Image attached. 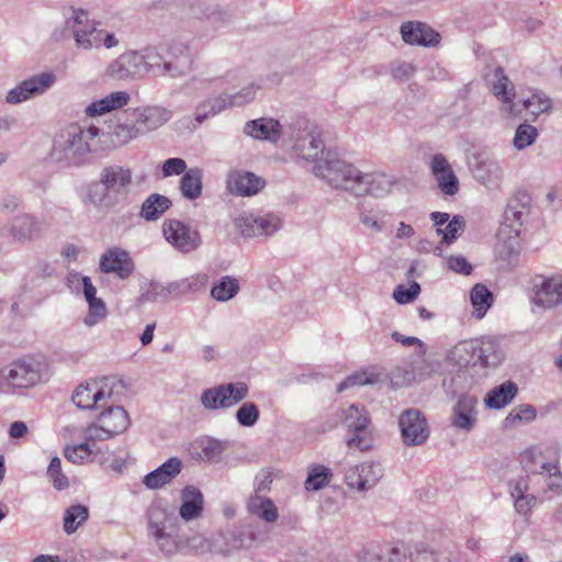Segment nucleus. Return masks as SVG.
I'll return each mask as SVG.
<instances>
[{"mask_svg": "<svg viewBox=\"0 0 562 562\" xmlns=\"http://www.w3.org/2000/svg\"><path fill=\"white\" fill-rule=\"evenodd\" d=\"M100 128L95 125L71 124L61 130L53 140L50 160L65 168L80 167L88 161L89 155L97 151L95 139Z\"/></svg>", "mask_w": 562, "mask_h": 562, "instance_id": "nucleus-1", "label": "nucleus"}, {"mask_svg": "<svg viewBox=\"0 0 562 562\" xmlns=\"http://www.w3.org/2000/svg\"><path fill=\"white\" fill-rule=\"evenodd\" d=\"M313 171L333 188L350 191L356 195L358 190H361L362 171L352 164L339 159L336 151L328 150L326 157L314 165Z\"/></svg>", "mask_w": 562, "mask_h": 562, "instance_id": "nucleus-2", "label": "nucleus"}, {"mask_svg": "<svg viewBox=\"0 0 562 562\" xmlns=\"http://www.w3.org/2000/svg\"><path fill=\"white\" fill-rule=\"evenodd\" d=\"M99 176L102 184L106 187L117 204L130 200L134 186L139 187L147 181L146 175L134 178L130 166L119 164L103 167Z\"/></svg>", "mask_w": 562, "mask_h": 562, "instance_id": "nucleus-3", "label": "nucleus"}, {"mask_svg": "<svg viewBox=\"0 0 562 562\" xmlns=\"http://www.w3.org/2000/svg\"><path fill=\"white\" fill-rule=\"evenodd\" d=\"M257 89L258 87L251 83L236 93H222L217 97L204 99L194 109L195 122L202 124L226 109L248 104L255 99Z\"/></svg>", "mask_w": 562, "mask_h": 562, "instance_id": "nucleus-4", "label": "nucleus"}, {"mask_svg": "<svg viewBox=\"0 0 562 562\" xmlns=\"http://www.w3.org/2000/svg\"><path fill=\"white\" fill-rule=\"evenodd\" d=\"M248 394L249 387L245 382L223 383L202 391L200 404L206 411L226 409L243 402Z\"/></svg>", "mask_w": 562, "mask_h": 562, "instance_id": "nucleus-5", "label": "nucleus"}, {"mask_svg": "<svg viewBox=\"0 0 562 562\" xmlns=\"http://www.w3.org/2000/svg\"><path fill=\"white\" fill-rule=\"evenodd\" d=\"M99 23L90 20L83 9H72V15L66 21L71 30L76 46L80 49L99 48L102 45L104 30L98 29Z\"/></svg>", "mask_w": 562, "mask_h": 562, "instance_id": "nucleus-6", "label": "nucleus"}, {"mask_svg": "<svg viewBox=\"0 0 562 562\" xmlns=\"http://www.w3.org/2000/svg\"><path fill=\"white\" fill-rule=\"evenodd\" d=\"M342 423L353 435L347 439L349 448H357L360 451H367L372 446V440L368 436L367 429L370 425V417L362 405L351 404L342 411Z\"/></svg>", "mask_w": 562, "mask_h": 562, "instance_id": "nucleus-7", "label": "nucleus"}, {"mask_svg": "<svg viewBox=\"0 0 562 562\" xmlns=\"http://www.w3.org/2000/svg\"><path fill=\"white\" fill-rule=\"evenodd\" d=\"M531 303L544 311L562 307V272L539 276L531 288Z\"/></svg>", "mask_w": 562, "mask_h": 562, "instance_id": "nucleus-8", "label": "nucleus"}, {"mask_svg": "<svg viewBox=\"0 0 562 562\" xmlns=\"http://www.w3.org/2000/svg\"><path fill=\"white\" fill-rule=\"evenodd\" d=\"M162 235L173 248L182 254L192 252L202 244L199 231L189 223L177 218H169L162 223Z\"/></svg>", "mask_w": 562, "mask_h": 562, "instance_id": "nucleus-9", "label": "nucleus"}, {"mask_svg": "<svg viewBox=\"0 0 562 562\" xmlns=\"http://www.w3.org/2000/svg\"><path fill=\"white\" fill-rule=\"evenodd\" d=\"M398 426L402 440L408 447L420 446L429 438L427 419L418 409L404 411L398 418Z\"/></svg>", "mask_w": 562, "mask_h": 562, "instance_id": "nucleus-10", "label": "nucleus"}, {"mask_svg": "<svg viewBox=\"0 0 562 562\" xmlns=\"http://www.w3.org/2000/svg\"><path fill=\"white\" fill-rule=\"evenodd\" d=\"M493 94L502 103L501 112L508 117H517L521 114V106L515 103V86L502 67H496L490 79Z\"/></svg>", "mask_w": 562, "mask_h": 562, "instance_id": "nucleus-11", "label": "nucleus"}, {"mask_svg": "<svg viewBox=\"0 0 562 562\" xmlns=\"http://www.w3.org/2000/svg\"><path fill=\"white\" fill-rule=\"evenodd\" d=\"M40 364L24 359L13 361L1 369V378L9 386L26 389L37 384L41 379Z\"/></svg>", "mask_w": 562, "mask_h": 562, "instance_id": "nucleus-12", "label": "nucleus"}, {"mask_svg": "<svg viewBox=\"0 0 562 562\" xmlns=\"http://www.w3.org/2000/svg\"><path fill=\"white\" fill-rule=\"evenodd\" d=\"M537 449H528L525 451L522 456V462L525 463V468L532 472L538 480H542L546 484L547 488L543 490V494L546 495L548 492H552L554 494L562 493V474L560 469L555 463L551 462H541L539 469L533 461L536 458Z\"/></svg>", "mask_w": 562, "mask_h": 562, "instance_id": "nucleus-13", "label": "nucleus"}, {"mask_svg": "<svg viewBox=\"0 0 562 562\" xmlns=\"http://www.w3.org/2000/svg\"><path fill=\"white\" fill-rule=\"evenodd\" d=\"M56 77L53 72H42L23 80L20 85L11 89L5 98L10 104H18L36 95L43 94L55 82Z\"/></svg>", "mask_w": 562, "mask_h": 562, "instance_id": "nucleus-14", "label": "nucleus"}, {"mask_svg": "<svg viewBox=\"0 0 562 562\" xmlns=\"http://www.w3.org/2000/svg\"><path fill=\"white\" fill-rule=\"evenodd\" d=\"M112 392L98 381H89L77 386L72 394L74 404L80 409L103 408L111 400Z\"/></svg>", "mask_w": 562, "mask_h": 562, "instance_id": "nucleus-15", "label": "nucleus"}, {"mask_svg": "<svg viewBox=\"0 0 562 562\" xmlns=\"http://www.w3.org/2000/svg\"><path fill=\"white\" fill-rule=\"evenodd\" d=\"M109 128L110 131L106 133L100 131V136L104 137L112 148L125 146L140 136L139 130L128 110L117 117Z\"/></svg>", "mask_w": 562, "mask_h": 562, "instance_id": "nucleus-16", "label": "nucleus"}, {"mask_svg": "<svg viewBox=\"0 0 562 562\" xmlns=\"http://www.w3.org/2000/svg\"><path fill=\"white\" fill-rule=\"evenodd\" d=\"M531 195L527 190H517L508 200L504 212L505 223L516 233L528 221L531 211Z\"/></svg>", "mask_w": 562, "mask_h": 562, "instance_id": "nucleus-17", "label": "nucleus"}, {"mask_svg": "<svg viewBox=\"0 0 562 562\" xmlns=\"http://www.w3.org/2000/svg\"><path fill=\"white\" fill-rule=\"evenodd\" d=\"M99 267L102 272L113 273L121 280L128 279L135 269L130 254L119 247L110 248L102 254Z\"/></svg>", "mask_w": 562, "mask_h": 562, "instance_id": "nucleus-18", "label": "nucleus"}, {"mask_svg": "<svg viewBox=\"0 0 562 562\" xmlns=\"http://www.w3.org/2000/svg\"><path fill=\"white\" fill-rule=\"evenodd\" d=\"M108 74L116 80L127 78H138L146 74V67L143 65V56L137 52H126L113 60Z\"/></svg>", "mask_w": 562, "mask_h": 562, "instance_id": "nucleus-19", "label": "nucleus"}, {"mask_svg": "<svg viewBox=\"0 0 562 562\" xmlns=\"http://www.w3.org/2000/svg\"><path fill=\"white\" fill-rule=\"evenodd\" d=\"M263 178L250 171L235 170L228 173L226 179L227 190L235 195L251 196L263 189Z\"/></svg>", "mask_w": 562, "mask_h": 562, "instance_id": "nucleus-20", "label": "nucleus"}, {"mask_svg": "<svg viewBox=\"0 0 562 562\" xmlns=\"http://www.w3.org/2000/svg\"><path fill=\"white\" fill-rule=\"evenodd\" d=\"M192 68L189 48L182 44L170 45L165 53V76L180 78L187 76Z\"/></svg>", "mask_w": 562, "mask_h": 562, "instance_id": "nucleus-21", "label": "nucleus"}, {"mask_svg": "<svg viewBox=\"0 0 562 562\" xmlns=\"http://www.w3.org/2000/svg\"><path fill=\"white\" fill-rule=\"evenodd\" d=\"M128 112L138 127L140 136L157 130L170 120V112L161 106L136 108L130 109Z\"/></svg>", "mask_w": 562, "mask_h": 562, "instance_id": "nucleus-22", "label": "nucleus"}, {"mask_svg": "<svg viewBox=\"0 0 562 562\" xmlns=\"http://www.w3.org/2000/svg\"><path fill=\"white\" fill-rule=\"evenodd\" d=\"M401 35L405 43L425 47L436 46L440 35L423 22L408 21L402 24Z\"/></svg>", "mask_w": 562, "mask_h": 562, "instance_id": "nucleus-23", "label": "nucleus"}, {"mask_svg": "<svg viewBox=\"0 0 562 562\" xmlns=\"http://www.w3.org/2000/svg\"><path fill=\"white\" fill-rule=\"evenodd\" d=\"M477 400L473 395L462 394L459 396L451 416V425L463 431H471L476 420Z\"/></svg>", "mask_w": 562, "mask_h": 562, "instance_id": "nucleus-24", "label": "nucleus"}, {"mask_svg": "<svg viewBox=\"0 0 562 562\" xmlns=\"http://www.w3.org/2000/svg\"><path fill=\"white\" fill-rule=\"evenodd\" d=\"M44 221L29 213L14 216L10 224V235L18 241H31L41 236Z\"/></svg>", "mask_w": 562, "mask_h": 562, "instance_id": "nucleus-25", "label": "nucleus"}, {"mask_svg": "<svg viewBox=\"0 0 562 562\" xmlns=\"http://www.w3.org/2000/svg\"><path fill=\"white\" fill-rule=\"evenodd\" d=\"M430 170L442 193L447 195H454L458 193L459 180L442 154H436L431 157Z\"/></svg>", "mask_w": 562, "mask_h": 562, "instance_id": "nucleus-26", "label": "nucleus"}, {"mask_svg": "<svg viewBox=\"0 0 562 562\" xmlns=\"http://www.w3.org/2000/svg\"><path fill=\"white\" fill-rule=\"evenodd\" d=\"M183 468L182 461L172 457L143 477V484L149 490H158L169 484Z\"/></svg>", "mask_w": 562, "mask_h": 562, "instance_id": "nucleus-27", "label": "nucleus"}, {"mask_svg": "<svg viewBox=\"0 0 562 562\" xmlns=\"http://www.w3.org/2000/svg\"><path fill=\"white\" fill-rule=\"evenodd\" d=\"M470 167L475 180L490 189L497 188L504 177V170L496 160L475 156L474 162L470 164Z\"/></svg>", "mask_w": 562, "mask_h": 562, "instance_id": "nucleus-28", "label": "nucleus"}, {"mask_svg": "<svg viewBox=\"0 0 562 562\" xmlns=\"http://www.w3.org/2000/svg\"><path fill=\"white\" fill-rule=\"evenodd\" d=\"M243 132L255 139L277 143L282 135L279 121L271 117H260L245 123Z\"/></svg>", "mask_w": 562, "mask_h": 562, "instance_id": "nucleus-29", "label": "nucleus"}, {"mask_svg": "<svg viewBox=\"0 0 562 562\" xmlns=\"http://www.w3.org/2000/svg\"><path fill=\"white\" fill-rule=\"evenodd\" d=\"M252 537L243 531L217 532L213 535V554L228 557L236 551L250 547Z\"/></svg>", "mask_w": 562, "mask_h": 562, "instance_id": "nucleus-30", "label": "nucleus"}, {"mask_svg": "<svg viewBox=\"0 0 562 562\" xmlns=\"http://www.w3.org/2000/svg\"><path fill=\"white\" fill-rule=\"evenodd\" d=\"M294 149L301 158L315 161V165L324 159L329 150L325 148L319 134L315 132L299 137L294 144Z\"/></svg>", "mask_w": 562, "mask_h": 562, "instance_id": "nucleus-31", "label": "nucleus"}, {"mask_svg": "<svg viewBox=\"0 0 562 562\" xmlns=\"http://www.w3.org/2000/svg\"><path fill=\"white\" fill-rule=\"evenodd\" d=\"M83 295L89 305V313L83 318L85 325L92 327L106 316L104 302L97 297V289L89 277H82Z\"/></svg>", "mask_w": 562, "mask_h": 562, "instance_id": "nucleus-32", "label": "nucleus"}, {"mask_svg": "<svg viewBox=\"0 0 562 562\" xmlns=\"http://www.w3.org/2000/svg\"><path fill=\"white\" fill-rule=\"evenodd\" d=\"M182 504L179 509V515L186 521L198 518L203 510V494L193 486L188 485L182 490Z\"/></svg>", "mask_w": 562, "mask_h": 562, "instance_id": "nucleus-33", "label": "nucleus"}, {"mask_svg": "<svg viewBox=\"0 0 562 562\" xmlns=\"http://www.w3.org/2000/svg\"><path fill=\"white\" fill-rule=\"evenodd\" d=\"M130 99V94L126 91H115L91 102L85 112L90 117L102 115L112 110L123 108L128 103Z\"/></svg>", "mask_w": 562, "mask_h": 562, "instance_id": "nucleus-34", "label": "nucleus"}, {"mask_svg": "<svg viewBox=\"0 0 562 562\" xmlns=\"http://www.w3.org/2000/svg\"><path fill=\"white\" fill-rule=\"evenodd\" d=\"M209 277L203 273L190 276L168 283L167 292L170 299H180L189 293H195L205 288Z\"/></svg>", "mask_w": 562, "mask_h": 562, "instance_id": "nucleus-35", "label": "nucleus"}, {"mask_svg": "<svg viewBox=\"0 0 562 562\" xmlns=\"http://www.w3.org/2000/svg\"><path fill=\"white\" fill-rule=\"evenodd\" d=\"M99 423L109 427V432L119 435L124 432L130 426V417L127 412L122 406L110 405L108 408L102 411L99 415Z\"/></svg>", "mask_w": 562, "mask_h": 562, "instance_id": "nucleus-36", "label": "nucleus"}, {"mask_svg": "<svg viewBox=\"0 0 562 562\" xmlns=\"http://www.w3.org/2000/svg\"><path fill=\"white\" fill-rule=\"evenodd\" d=\"M172 206L171 200L159 193H151L142 203L139 216L147 222L160 218Z\"/></svg>", "mask_w": 562, "mask_h": 562, "instance_id": "nucleus-37", "label": "nucleus"}, {"mask_svg": "<svg viewBox=\"0 0 562 562\" xmlns=\"http://www.w3.org/2000/svg\"><path fill=\"white\" fill-rule=\"evenodd\" d=\"M179 190L189 201L199 199L203 190V170L198 167L188 169L180 179Z\"/></svg>", "mask_w": 562, "mask_h": 562, "instance_id": "nucleus-38", "label": "nucleus"}, {"mask_svg": "<svg viewBox=\"0 0 562 562\" xmlns=\"http://www.w3.org/2000/svg\"><path fill=\"white\" fill-rule=\"evenodd\" d=\"M476 346L475 339L460 341L450 350L449 359L459 367L480 366Z\"/></svg>", "mask_w": 562, "mask_h": 562, "instance_id": "nucleus-39", "label": "nucleus"}, {"mask_svg": "<svg viewBox=\"0 0 562 562\" xmlns=\"http://www.w3.org/2000/svg\"><path fill=\"white\" fill-rule=\"evenodd\" d=\"M361 190L357 195L370 194L376 198L384 196L391 189L390 179L383 173H364L360 178Z\"/></svg>", "mask_w": 562, "mask_h": 562, "instance_id": "nucleus-40", "label": "nucleus"}, {"mask_svg": "<svg viewBox=\"0 0 562 562\" xmlns=\"http://www.w3.org/2000/svg\"><path fill=\"white\" fill-rule=\"evenodd\" d=\"M518 386L513 381H506L492 389L484 400L488 408L501 409L508 405L517 395Z\"/></svg>", "mask_w": 562, "mask_h": 562, "instance_id": "nucleus-41", "label": "nucleus"}, {"mask_svg": "<svg viewBox=\"0 0 562 562\" xmlns=\"http://www.w3.org/2000/svg\"><path fill=\"white\" fill-rule=\"evenodd\" d=\"M481 367H496L504 358L499 342L491 337L475 339Z\"/></svg>", "mask_w": 562, "mask_h": 562, "instance_id": "nucleus-42", "label": "nucleus"}, {"mask_svg": "<svg viewBox=\"0 0 562 562\" xmlns=\"http://www.w3.org/2000/svg\"><path fill=\"white\" fill-rule=\"evenodd\" d=\"M177 517L173 512L167 508L155 505L148 510V527L150 535L166 531L176 526Z\"/></svg>", "mask_w": 562, "mask_h": 562, "instance_id": "nucleus-43", "label": "nucleus"}, {"mask_svg": "<svg viewBox=\"0 0 562 562\" xmlns=\"http://www.w3.org/2000/svg\"><path fill=\"white\" fill-rule=\"evenodd\" d=\"M83 202L95 207H113L117 205L100 179L87 186Z\"/></svg>", "mask_w": 562, "mask_h": 562, "instance_id": "nucleus-44", "label": "nucleus"}, {"mask_svg": "<svg viewBox=\"0 0 562 562\" xmlns=\"http://www.w3.org/2000/svg\"><path fill=\"white\" fill-rule=\"evenodd\" d=\"M199 451V458L203 461L217 463L222 459V454L227 450L228 442L205 437L195 442Z\"/></svg>", "mask_w": 562, "mask_h": 562, "instance_id": "nucleus-45", "label": "nucleus"}, {"mask_svg": "<svg viewBox=\"0 0 562 562\" xmlns=\"http://www.w3.org/2000/svg\"><path fill=\"white\" fill-rule=\"evenodd\" d=\"M248 510L267 522H274L279 517L278 509L272 499L260 495L250 497Z\"/></svg>", "mask_w": 562, "mask_h": 562, "instance_id": "nucleus-46", "label": "nucleus"}, {"mask_svg": "<svg viewBox=\"0 0 562 562\" xmlns=\"http://www.w3.org/2000/svg\"><path fill=\"white\" fill-rule=\"evenodd\" d=\"M470 300L473 306V315L482 318L493 304V294L486 285L482 283L475 284L470 292Z\"/></svg>", "mask_w": 562, "mask_h": 562, "instance_id": "nucleus-47", "label": "nucleus"}, {"mask_svg": "<svg viewBox=\"0 0 562 562\" xmlns=\"http://www.w3.org/2000/svg\"><path fill=\"white\" fill-rule=\"evenodd\" d=\"M89 518L87 506L78 504L71 505L64 515V531L71 535Z\"/></svg>", "mask_w": 562, "mask_h": 562, "instance_id": "nucleus-48", "label": "nucleus"}, {"mask_svg": "<svg viewBox=\"0 0 562 562\" xmlns=\"http://www.w3.org/2000/svg\"><path fill=\"white\" fill-rule=\"evenodd\" d=\"M239 291L237 279L225 276L211 289V296L218 302H226L233 299Z\"/></svg>", "mask_w": 562, "mask_h": 562, "instance_id": "nucleus-49", "label": "nucleus"}, {"mask_svg": "<svg viewBox=\"0 0 562 562\" xmlns=\"http://www.w3.org/2000/svg\"><path fill=\"white\" fill-rule=\"evenodd\" d=\"M551 108L552 101L548 95L543 92H535L531 97L522 101L521 110H527L532 116V120H536L540 114L548 113Z\"/></svg>", "mask_w": 562, "mask_h": 562, "instance_id": "nucleus-50", "label": "nucleus"}, {"mask_svg": "<svg viewBox=\"0 0 562 562\" xmlns=\"http://www.w3.org/2000/svg\"><path fill=\"white\" fill-rule=\"evenodd\" d=\"M331 475L329 468L322 464L314 465L307 474L305 488L307 491H319L329 483Z\"/></svg>", "mask_w": 562, "mask_h": 562, "instance_id": "nucleus-51", "label": "nucleus"}, {"mask_svg": "<svg viewBox=\"0 0 562 562\" xmlns=\"http://www.w3.org/2000/svg\"><path fill=\"white\" fill-rule=\"evenodd\" d=\"M539 132L536 126L521 123L517 126L513 139V145L515 149L522 150L529 146H531L536 139L538 138Z\"/></svg>", "mask_w": 562, "mask_h": 562, "instance_id": "nucleus-52", "label": "nucleus"}, {"mask_svg": "<svg viewBox=\"0 0 562 562\" xmlns=\"http://www.w3.org/2000/svg\"><path fill=\"white\" fill-rule=\"evenodd\" d=\"M256 229H258V237H269L277 233L282 227V220L273 214H255Z\"/></svg>", "mask_w": 562, "mask_h": 562, "instance_id": "nucleus-53", "label": "nucleus"}, {"mask_svg": "<svg viewBox=\"0 0 562 562\" xmlns=\"http://www.w3.org/2000/svg\"><path fill=\"white\" fill-rule=\"evenodd\" d=\"M151 536L155 539L159 551L166 557L175 555L184 550L183 542L173 538L169 532H167V530Z\"/></svg>", "mask_w": 562, "mask_h": 562, "instance_id": "nucleus-54", "label": "nucleus"}, {"mask_svg": "<svg viewBox=\"0 0 562 562\" xmlns=\"http://www.w3.org/2000/svg\"><path fill=\"white\" fill-rule=\"evenodd\" d=\"M361 481L363 491L373 487L383 475L382 467L379 462H363L360 464Z\"/></svg>", "mask_w": 562, "mask_h": 562, "instance_id": "nucleus-55", "label": "nucleus"}, {"mask_svg": "<svg viewBox=\"0 0 562 562\" xmlns=\"http://www.w3.org/2000/svg\"><path fill=\"white\" fill-rule=\"evenodd\" d=\"M408 550L404 544L386 547L381 549L374 558L366 562H402L408 555Z\"/></svg>", "mask_w": 562, "mask_h": 562, "instance_id": "nucleus-56", "label": "nucleus"}, {"mask_svg": "<svg viewBox=\"0 0 562 562\" xmlns=\"http://www.w3.org/2000/svg\"><path fill=\"white\" fill-rule=\"evenodd\" d=\"M465 220L461 215H454L445 228H438V235H442V243H453L464 231Z\"/></svg>", "mask_w": 562, "mask_h": 562, "instance_id": "nucleus-57", "label": "nucleus"}, {"mask_svg": "<svg viewBox=\"0 0 562 562\" xmlns=\"http://www.w3.org/2000/svg\"><path fill=\"white\" fill-rule=\"evenodd\" d=\"M143 56V65L146 67V74L153 76H165V54L161 55L154 49L146 50Z\"/></svg>", "mask_w": 562, "mask_h": 562, "instance_id": "nucleus-58", "label": "nucleus"}, {"mask_svg": "<svg viewBox=\"0 0 562 562\" xmlns=\"http://www.w3.org/2000/svg\"><path fill=\"white\" fill-rule=\"evenodd\" d=\"M260 417L258 406L252 402H245L236 412V419L243 427H252Z\"/></svg>", "mask_w": 562, "mask_h": 562, "instance_id": "nucleus-59", "label": "nucleus"}, {"mask_svg": "<svg viewBox=\"0 0 562 562\" xmlns=\"http://www.w3.org/2000/svg\"><path fill=\"white\" fill-rule=\"evenodd\" d=\"M47 476L54 487L59 491L65 490L69 485L67 476L61 471V461L58 457H54L50 460L47 468Z\"/></svg>", "mask_w": 562, "mask_h": 562, "instance_id": "nucleus-60", "label": "nucleus"}, {"mask_svg": "<svg viewBox=\"0 0 562 562\" xmlns=\"http://www.w3.org/2000/svg\"><path fill=\"white\" fill-rule=\"evenodd\" d=\"M536 417V408L530 404H522L515 407L505 418L507 427L514 426L516 422H530Z\"/></svg>", "mask_w": 562, "mask_h": 562, "instance_id": "nucleus-61", "label": "nucleus"}, {"mask_svg": "<svg viewBox=\"0 0 562 562\" xmlns=\"http://www.w3.org/2000/svg\"><path fill=\"white\" fill-rule=\"evenodd\" d=\"M378 381V376L373 373L357 372L347 376L342 382L337 385V392H344L345 390L356 385H368L373 384Z\"/></svg>", "mask_w": 562, "mask_h": 562, "instance_id": "nucleus-62", "label": "nucleus"}, {"mask_svg": "<svg viewBox=\"0 0 562 562\" xmlns=\"http://www.w3.org/2000/svg\"><path fill=\"white\" fill-rule=\"evenodd\" d=\"M417 67L408 61L394 60L390 64V72L396 81H407L416 72Z\"/></svg>", "mask_w": 562, "mask_h": 562, "instance_id": "nucleus-63", "label": "nucleus"}, {"mask_svg": "<svg viewBox=\"0 0 562 562\" xmlns=\"http://www.w3.org/2000/svg\"><path fill=\"white\" fill-rule=\"evenodd\" d=\"M235 227L238 233L245 238L258 237V229H256L257 222L255 214L240 215L234 221Z\"/></svg>", "mask_w": 562, "mask_h": 562, "instance_id": "nucleus-64", "label": "nucleus"}]
</instances>
